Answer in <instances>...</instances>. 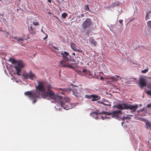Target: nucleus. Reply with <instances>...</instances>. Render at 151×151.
<instances>
[{"instance_id":"f257e3e1","label":"nucleus","mask_w":151,"mask_h":151,"mask_svg":"<svg viewBox=\"0 0 151 151\" xmlns=\"http://www.w3.org/2000/svg\"><path fill=\"white\" fill-rule=\"evenodd\" d=\"M51 86L48 84L46 85V82L44 81L38 82L37 86H35L36 91H31L24 93L26 96H28L30 99H33V103L37 101V98H42L44 99L49 98L52 99L54 101L59 103V105L65 109L68 110L75 106L74 104L70 103V99L68 97H65L61 100V97L56 95L53 91L51 90Z\"/></svg>"},{"instance_id":"f03ea898","label":"nucleus","mask_w":151,"mask_h":151,"mask_svg":"<svg viewBox=\"0 0 151 151\" xmlns=\"http://www.w3.org/2000/svg\"><path fill=\"white\" fill-rule=\"evenodd\" d=\"M10 61L13 64L16 63L17 65L14 66V68L17 70V73L19 76H20V73L21 71V69L23 68L24 65L21 60L17 61L15 60L14 58H10L9 59Z\"/></svg>"},{"instance_id":"7ed1b4c3","label":"nucleus","mask_w":151,"mask_h":151,"mask_svg":"<svg viewBox=\"0 0 151 151\" xmlns=\"http://www.w3.org/2000/svg\"><path fill=\"white\" fill-rule=\"evenodd\" d=\"M63 60L60 62V66L62 67H68L71 68H73L72 65L73 64H70L68 62L69 61V59L67 56H64L63 55Z\"/></svg>"},{"instance_id":"20e7f679","label":"nucleus","mask_w":151,"mask_h":151,"mask_svg":"<svg viewBox=\"0 0 151 151\" xmlns=\"http://www.w3.org/2000/svg\"><path fill=\"white\" fill-rule=\"evenodd\" d=\"M92 23V22L90 19L87 18L82 23V26L83 29H85L91 26Z\"/></svg>"},{"instance_id":"39448f33","label":"nucleus","mask_w":151,"mask_h":151,"mask_svg":"<svg viewBox=\"0 0 151 151\" xmlns=\"http://www.w3.org/2000/svg\"><path fill=\"white\" fill-rule=\"evenodd\" d=\"M23 76L25 79L29 78L32 80L36 78L35 74L33 73L31 71H30L29 73L24 72L23 73Z\"/></svg>"},{"instance_id":"423d86ee","label":"nucleus","mask_w":151,"mask_h":151,"mask_svg":"<svg viewBox=\"0 0 151 151\" xmlns=\"http://www.w3.org/2000/svg\"><path fill=\"white\" fill-rule=\"evenodd\" d=\"M139 84L140 88H143L145 86L147 85L146 79L142 78H140Z\"/></svg>"},{"instance_id":"0eeeda50","label":"nucleus","mask_w":151,"mask_h":151,"mask_svg":"<svg viewBox=\"0 0 151 151\" xmlns=\"http://www.w3.org/2000/svg\"><path fill=\"white\" fill-rule=\"evenodd\" d=\"M126 106L127 107V109H129L132 110V111H135L138 108V105H133L127 103V106Z\"/></svg>"},{"instance_id":"6e6552de","label":"nucleus","mask_w":151,"mask_h":151,"mask_svg":"<svg viewBox=\"0 0 151 151\" xmlns=\"http://www.w3.org/2000/svg\"><path fill=\"white\" fill-rule=\"evenodd\" d=\"M127 103L117 104L115 107L120 110L127 109Z\"/></svg>"},{"instance_id":"1a4fd4ad","label":"nucleus","mask_w":151,"mask_h":151,"mask_svg":"<svg viewBox=\"0 0 151 151\" xmlns=\"http://www.w3.org/2000/svg\"><path fill=\"white\" fill-rule=\"evenodd\" d=\"M72 91L73 92V94L75 95L76 97H80L82 98H83V96H82L81 94L78 93L79 90L78 88H77V89L76 88H73V89Z\"/></svg>"},{"instance_id":"9d476101","label":"nucleus","mask_w":151,"mask_h":151,"mask_svg":"<svg viewBox=\"0 0 151 151\" xmlns=\"http://www.w3.org/2000/svg\"><path fill=\"white\" fill-rule=\"evenodd\" d=\"M121 111L118 110L113 111L111 113H110L109 114H108V115H109L110 114H111L112 115L113 117L119 118V114H121Z\"/></svg>"},{"instance_id":"9b49d317","label":"nucleus","mask_w":151,"mask_h":151,"mask_svg":"<svg viewBox=\"0 0 151 151\" xmlns=\"http://www.w3.org/2000/svg\"><path fill=\"white\" fill-rule=\"evenodd\" d=\"M71 48L74 51L82 53L83 50H81L78 49L76 47V45L73 43L71 44Z\"/></svg>"},{"instance_id":"f8f14e48","label":"nucleus","mask_w":151,"mask_h":151,"mask_svg":"<svg viewBox=\"0 0 151 151\" xmlns=\"http://www.w3.org/2000/svg\"><path fill=\"white\" fill-rule=\"evenodd\" d=\"M90 96L92 99H91L92 101H96L99 100L101 97L100 96L95 95H91Z\"/></svg>"},{"instance_id":"ddd939ff","label":"nucleus","mask_w":151,"mask_h":151,"mask_svg":"<svg viewBox=\"0 0 151 151\" xmlns=\"http://www.w3.org/2000/svg\"><path fill=\"white\" fill-rule=\"evenodd\" d=\"M147 86L149 89L147 91L145 89V91L148 95L151 96V83L148 85Z\"/></svg>"},{"instance_id":"4468645a","label":"nucleus","mask_w":151,"mask_h":151,"mask_svg":"<svg viewBox=\"0 0 151 151\" xmlns=\"http://www.w3.org/2000/svg\"><path fill=\"white\" fill-rule=\"evenodd\" d=\"M89 42L91 44L95 46L97 45V43L93 37H90L88 39Z\"/></svg>"},{"instance_id":"2eb2a0df","label":"nucleus","mask_w":151,"mask_h":151,"mask_svg":"<svg viewBox=\"0 0 151 151\" xmlns=\"http://www.w3.org/2000/svg\"><path fill=\"white\" fill-rule=\"evenodd\" d=\"M101 103L105 106H111L110 102L108 101L105 100L104 102H101Z\"/></svg>"},{"instance_id":"dca6fc26","label":"nucleus","mask_w":151,"mask_h":151,"mask_svg":"<svg viewBox=\"0 0 151 151\" xmlns=\"http://www.w3.org/2000/svg\"><path fill=\"white\" fill-rule=\"evenodd\" d=\"M146 128L147 129H149V128L150 129L151 128V123L149 121H147L146 122Z\"/></svg>"},{"instance_id":"f3484780","label":"nucleus","mask_w":151,"mask_h":151,"mask_svg":"<svg viewBox=\"0 0 151 151\" xmlns=\"http://www.w3.org/2000/svg\"><path fill=\"white\" fill-rule=\"evenodd\" d=\"M151 12V11L147 12L145 17V19L146 20H147L150 19V13Z\"/></svg>"},{"instance_id":"a211bd4d","label":"nucleus","mask_w":151,"mask_h":151,"mask_svg":"<svg viewBox=\"0 0 151 151\" xmlns=\"http://www.w3.org/2000/svg\"><path fill=\"white\" fill-rule=\"evenodd\" d=\"M90 93V90L88 89H85L83 90L82 92V93L83 94H87Z\"/></svg>"},{"instance_id":"6ab92c4d","label":"nucleus","mask_w":151,"mask_h":151,"mask_svg":"<svg viewBox=\"0 0 151 151\" xmlns=\"http://www.w3.org/2000/svg\"><path fill=\"white\" fill-rule=\"evenodd\" d=\"M82 96H83V98L84 97V98L88 99H90L91 98V97L90 96L91 95H88L87 94H82Z\"/></svg>"},{"instance_id":"aec40b11","label":"nucleus","mask_w":151,"mask_h":151,"mask_svg":"<svg viewBox=\"0 0 151 151\" xmlns=\"http://www.w3.org/2000/svg\"><path fill=\"white\" fill-rule=\"evenodd\" d=\"M147 27L148 28L151 29V21H148L147 22Z\"/></svg>"},{"instance_id":"412c9836","label":"nucleus","mask_w":151,"mask_h":151,"mask_svg":"<svg viewBox=\"0 0 151 151\" xmlns=\"http://www.w3.org/2000/svg\"><path fill=\"white\" fill-rule=\"evenodd\" d=\"M14 38L16 40H17L18 41H24V40L23 38H17L16 37H14Z\"/></svg>"},{"instance_id":"4be33fe9","label":"nucleus","mask_w":151,"mask_h":151,"mask_svg":"<svg viewBox=\"0 0 151 151\" xmlns=\"http://www.w3.org/2000/svg\"><path fill=\"white\" fill-rule=\"evenodd\" d=\"M61 55H62V56H63V55L64 56H68L69 55V53L65 51L63 53H62L61 54Z\"/></svg>"},{"instance_id":"5701e85b","label":"nucleus","mask_w":151,"mask_h":151,"mask_svg":"<svg viewBox=\"0 0 151 151\" xmlns=\"http://www.w3.org/2000/svg\"><path fill=\"white\" fill-rule=\"evenodd\" d=\"M84 9L86 10V11L88 10V11H90L89 8V7H88V5H86L85 6V7H84Z\"/></svg>"},{"instance_id":"b1692460","label":"nucleus","mask_w":151,"mask_h":151,"mask_svg":"<svg viewBox=\"0 0 151 151\" xmlns=\"http://www.w3.org/2000/svg\"><path fill=\"white\" fill-rule=\"evenodd\" d=\"M67 16V14L66 13H63L62 14V17L64 18H65Z\"/></svg>"},{"instance_id":"393cba45","label":"nucleus","mask_w":151,"mask_h":151,"mask_svg":"<svg viewBox=\"0 0 151 151\" xmlns=\"http://www.w3.org/2000/svg\"><path fill=\"white\" fill-rule=\"evenodd\" d=\"M112 80L114 82L117 81L119 79H118L117 78H111Z\"/></svg>"},{"instance_id":"a878e982","label":"nucleus","mask_w":151,"mask_h":151,"mask_svg":"<svg viewBox=\"0 0 151 151\" xmlns=\"http://www.w3.org/2000/svg\"><path fill=\"white\" fill-rule=\"evenodd\" d=\"M114 4L116 6H117L120 5V2L119 1L115 2H114Z\"/></svg>"},{"instance_id":"bb28decb","label":"nucleus","mask_w":151,"mask_h":151,"mask_svg":"<svg viewBox=\"0 0 151 151\" xmlns=\"http://www.w3.org/2000/svg\"><path fill=\"white\" fill-rule=\"evenodd\" d=\"M148 71V69H145L144 70H142L141 71V72L143 73H147Z\"/></svg>"},{"instance_id":"cd10ccee","label":"nucleus","mask_w":151,"mask_h":151,"mask_svg":"<svg viewBox=\"0 0 151 151\" xmlns=\"http://www.w3.org/2000/svg\"><path fill=\"white\" fill-rule=\"evenodd\" d=\"M130 118L128 116H124L122 118V119H129Z\"/></svg>"},{"instance_id":"c85d7f7f","label":"nucleus","mask_w":151,"mask_h":151,"mask_svg":"<svg viewBox=\"0 0 151 151\" xmlns=\"http://www.w3.org/2000/svg\"><path fill=\"white\" fill-rule=\"evenodd\" d=\"M33 23L35 26H37L39 25V23L37 22H33Z\"/></svg>"},{"instance_id":"c756f323","label":"nucleus","mask_w":151,"mask_h":151,"mask_svg":"<svg viewBox=\"0 0 151 151\" xmlns=\"http://www.w3.org/2000/svg\"><path fill=\"white\" fill-rule=\"evenodd\" d=\"M110 6L111 7H112V8H114L116 6L115 5V4H114V3H112L111 4V5Z\"/></svg>"},{"instance_id":"7c9ffc66","label":"nucleus","mask_w":151,"mask_h":151,"mask_svg":"<svg viewBox=\"0 0 151 151\" xmlns=\"http://www.w3.org/2000/svg\"><path fill=\"white\" fill-rule=\"evenodd\" d=\"M147 107L151 109V104H148L147 105Z\"/></svg>"},{"instance_id":"2f4dec72","label":"nucleus","mask_w":151,"mask_h":151,"mask_svg":"<svg viewBox=\"0 0 151 151\" xmlns=\"http://www.w3.org/2000/svg\"><path fill=\"white\" fill-rule=\"evenodd\" d=\"M60 89L62 90L63 91H67V89L65 88H60Z\"/></svg>"},{"instance_id":"473e14b6","label":"nucleus","mask_w":151,"mask_h":151,"mask_svg":"<svg viewBox=\"0 0 151 151\" xmlns=\"http://www.w3.org/2000/svg\"><path fill=\"white\" fill-rule=\"evenodd\" d=\"M123 20H122V19H120L119 20V22L121 24V23H122V22H123Z\"/></svg>"},{"instance_id":"72a5a7b5","label":"nucleus","mask_w":151,"mask_h":151,"mask_svg":"<svg viewBox=\"0 0 151 151\" xmlns=\"http://www.w3.org/2000/svg\"><path fill=\"white\" fill-rule=\"evenodd\" d=\"M45 35H46V37L43 38L44 40H45V39H46L47 38V37H48L47 35V34H45Z\"/></svg>"},{"instance_id":"f704fd0d","label":"nucleus","mask_w":151,"mask_h":151,"mask_svg":"<svg viewBox=\"0 0 151 151\" xmlns=\"http://www.w3.org/2000/svg\"><path fill=\"white\" fill-rule=\"evenodd\" d=\"M41 31L43 33H44V34H46L45 33V32L43 31V30L42 29H41Z\"/></svg>"},{"instance_id":"c9c22d12","label":"nucleus","mask_w":151,"mask_h":151,"mask_svg":"<svg viewBox=\"0 0 151 151\" xmlns=\"http://www.w3.org/2000/svg\"><path fill=\"white\" fill-rule=\"evenodd\" d=\"M100 79L101 80H104V77L102 76L101 77Z\"/></svg>"},{"instance_id":"e433bc0d","label":"nucleus","mask_w":151,"mask_h":151,"mask_svg":"<svg viewBox=\"0 0 151 151\" xmlns=\"http://www.w3.org/2000/svg\"><path fill=\"white\" fill-rule=\"evenodd\" d=\"M30 29L32 30V31H33V28L32 26H31L30 27Z\"/></svg>"},{"instance_id":"4c0bfd02","label":"nucleus","mask_w":151,"mask_h":151,"mask_svg":"<svg viewBox=\"0 0 151 151\" xmlns=\"http://www.w3.org/2000/svg\"><path fill=\"white\" fill-rule=\"evenodd\" d=\"M86 70H85V69L83 70V73H84V72H85L86 71Z\"/></svg>"},{"instance_id":"58836bf2","label":"nucleus","mask_w":151,"mask_h":151,"mask_svg":"<svg viewBox=\"0 0 151 151\" xmlns=\"http://www.w3.org/2000/svg\"><path fill=\"white\" fill-rule=\"evenodd\" d=\"M92 114H97V113H96V112H93L92 113Z\"/></svg>"},{"instance_id":"ea45409f","label":"nucleus","mask_w":151,"mask_h":151,"mask_svg":"<svg viewBox=\"0 0 151 151\" xmlns=\"http://www.w3.org/2000/svg\"><path fill=\"white\" fill-rule=\"evenodd\" d=\"M48 1L49 3H51V0H48Z\"/></svg>"},{"instance_id":"a19ab883","label":"nucleus","mask_w":151,"mask_h":151,"mask_svg":"<svg viewBox=\"0 0 151 151\" xmlns=\"http://www.w3.org/2000/svg\"><path fill=\"white\" fill-rule=\"evenodd\" d=\"M70 61H75V60H74V59H73L71 60H70Z\"/></svg>"},{"instance_id":"79ce46f5","label":"nucleus","mask_w":151,"mask_h":151,"mask_svg":"<svg viewBox=\"0 0 151 151\" xmlns=\"http://www.w3.org/2000/svg\"><path fill=\"white\" fill-rule=\"evenodd\" d=\"M10 2L9 1H7V4H9V3Z\"/></svg>"},{"instance_id":"37998d69","label":"nucleus","mask_w":151,"mask_h":151,"mask_svg":"<svg viewBox=\"0 0 151 151\" xmlns=\"http://www.w3.org/2000/svg\"><path fill=\"white\" fill-rule=\"evenodd\" d=\"M72 54L73 55H76V54L75 53H72Z\"/></svg>"},{"instance_id":"c03bdc74","label":"nucleus","mask_w":151,"mask_h":151,"mask_svg":"<svg viewBox=\"0 0 151 151\" xmlns=\"http://www.w3.org/2000/svg\"><path fill=\"white\" fill-rule=\"evenodd\" d=\"M30 32H31L32 33H34V32H31V31H30Z\"/></svg>"},{"instance_id":"a18cd8bd","label":"nucleus","mask_w":151,"mask_h":151,"mask_svg":"<svg viewBox=\"0 0 151 151\" xmlns=\"http://www.w3.org/2000/svg\"><path fill=\"white\" fill-rule=\"evenodd\" d=\"M81 17H83V14H82L81 15Z\"/></svg>"},{"instance_id":"49530a36","label":"nucleus","mask_w":151,"mask_h":151,"mask_svg":"<svg viewBox=\"0 0 151 151\" xmlns=\"http://www.w3.org/2000/svg\"><path fill=\"white\" fill-rule=\"evenodd\" d=\"M61 94H64V93L63 92H62V93H61Z\"/></svg>"},{"instance_id":"de8ad7c7","label":"nucleus","mask_w":151,"mask_h":151,"mask_svg":"<svg viewBox=\"0 0 151 151\" xmlns=\"http://www.w3.org/2000/svg\"><path fill=\"white\" fill-rule=\"evenodd\" d=\"M6 33H7V34L8 35L9 34V32H7Z\"/></svg>"},{"instance_id":"09e8293b","label":"nucleus","mask_w":151,"mask_h":151,"mask_svg":"<svg viewBox=\"0 0 151 151\" xmlns=\"http://www.w3.org/2000/svg\"><path fill=\"white\" fill-rule=\"evenodd\" d=\"M116 77H119V76H116Z\"/></svg>"},{"instance_id":"8fccbe9b","label":"nucleus","mask_w":151,"mask_h":151,"mask_svg":"<svg viewBox=\"0 0 151 151\" xmlns=\"http://www.w3.org/2000/svg\"><path fill=\"white\" fill-rule=\"evenodd\" d=\"M78 18H79V17H80V16H78Z\"/></svg>"},{"instance_id":"3c124183","label":"nucleus","mask_w":151,"mask_h":151,"mask_svg":"<svg viewBox=\"0 0 151 151\" xmlns=\"http://www.w3.org/2000/svg\"><path fill=\"white\" fill-rule=\"evenodd\" d=\"M121 25L122 26H123V24H121Z\"/></svg>"},{"instance_id":"603ef678","label":"nucleus","mask_w":151,"mask_h":151,"mask_svg":"<svg viewBox=\"0 0 151 151\" xmlns=\"http://www.w3.org/2000/svg\"><path fill=\"white\" fill-rule=\"evenodd\" d=\"M75 87H77V88H78V86H75Z\"/></svg>"},{"instance_id":"864d4df0","label":"nucleus","mask_w":151,"mask_h":151,"mask_svg":"<svg viewBox=\"0 0 151 151\" xmlns=\"http://www.w3.org/2000/svg\"><path fill=\"white\" fill-rule=\"evenodd\" d=\"M150 35L151 36V33H150Z\"/></svg>"},{"instance_id":"5fc2aeb1","label":"nucleus","mask_w":151,"mask_h":151,"mask_svg":"<svg viewBox=\"0 0 151 151\" xmlns=\"http://www.w3.org/2000/svg\"><path fill=\"white\" fill-rule=\"evenodd\" d=\"M0 1H1V0H0Z\"/></svg>"}]
</instances>
